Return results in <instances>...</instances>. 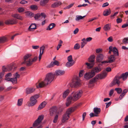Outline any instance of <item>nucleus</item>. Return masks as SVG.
<instances>
[{
    "label": "nucleus",
    "mask_w": 128,
    "mask_h": 128,
    "mask_svg": "<svg viewBox=\"0 0 128 128\" xmlns=\"http://www.w3.org/2000/svg\"><path fill=\"white\" fill-rule=\"evenodd\" d=\"M55 75V74L52 72L47 74L43 81L36 84V87L38 88H41L47 86L51 83L53 80L54 78Z\"/></svg>",
    "instance_id": "nucleus-1"
},
{
    "label": "nucleus",
    "mask_w": 128,
    "mask_h": 128,
    "mask_svg": "<svg viewBox=\"0 0 128 128\" xmlns=\"http://www.w3.org/2000/svg\"><path fill=\"white\" fill-rule=\"evenodd\" d=\"M82 93L83 92L81 90L77 92H73L71 95L67 98L66 106H68L71 103L79 99L82 96Z\"/></svg>",
    "instance_id": "nucleus-2"
},
{
    "label": "nucleus",
    "mask_w": 128,
    "mask_h": 128,
    "mask_svg": "<svg viewBox=\"0 0 128 128\" xmlns=\"http://www.w3.org/2000/svg\"><path fill=\"white\" fill-rule=\"evenodd\" d=\"M62 110H58L57 107L53 106L51 107L49 110L50 115L51 116H54L53 122L56 123L58 121V116L61 114Z\"/></svg>",
    "instance_id": "nucleus-3"
},
{
    "label": "nucleus",
    "mask_w": 128,
    "mask_h": 128,
    "mask_svg": "<svg viewBox=\"0 0 128 128\" xmlns=\"http://www.w3.org/2000/svg\"><path fill=\"white\" fill-rule=\"evenodd\" d=\"M128 76V72H126L124 73H123L120 76H116L115 77L113 81L112 82L110 86H113L116 84H117L119 86L120 84V80L122 78L123 80H126Z\"/></svg>",
    "instance_id": "nucleus-4"
},
{
    "label": "nucleus",
    "mask_w": 128,
    "mask_h": 128,
    "mask_svg": "<svg viewBox=\"0 0 128 128\" xmlns=\"http://www.w3.org/2000/svg\"><path fill=\"white\" fill-rule=\"evenodd\" d=\"M31 56L32 55L30 54H28L25 55L24 57V61L22 64H26L27 66H31L34 62L36 61L38 58L36 56L32 59L31 58Z\"/></svg>",
    "instance_id": "nucleus-5"
},
{
    "label": "nucleus",
    "mask_w": 128,
    "mask_h": 128,
    "mask_svg": "<svg viewBox=\"0 0 128 128\" xmlns=\"http://www.w3.org/2000/svg\"><path fill=\"white\" fill-rule=\"evenodd\" d=\"M76 106H75L73 108H69L68 110L62 118V122H65L66 120L68 119L70 114L76 110Z\"/></svg>",
    "instance_id": "nucleus-6"
},
{
    "label": "nucleus",
    "mask_w": 128,
    "mask_h": 128,
    "mask_svg": "<svg viewBox=\"0 0 128 128\" xmlns=\"http://www.w3.org/2000/svg\"><path fill=\"white\" fill-rule=\"evenodd\" d=\"M81 84L80 78L78 76L73 79L72 82L69 84V86L71 88H77L80 86Z\"/></svg>",
    "instance_id": "nucleus-7"
},
{
    "label": "nucleus",
    "mask_w": 128,
    "mask_h": 128,
    "mask_svg": "<svg viewBox=\"0 0 128 128\" xmlns=\"http://www.w3.org/2000/svg\"><path fill=\"white\" fill-rule=\"evenodd\" d=\"M14 78H11L9 77H6L5 80L11 82L13 84L17 83V79L18 78H19L20 75L18 74V72H16L15 74H13Z\"/></svg>",
    "instance_id": "nucleus-8"
},
{
    "label": "nucleus",
    "mask_w": 128,
    "mask_h": 128,
    "mask_svg": "<svg viewBox=\"0 0 128 128\" xmlns=\"http://www.w3.org/2000/svg\"><path fill=\"white\" fill-rule=\"evenodd\" d=\"M95 56L93 55L91 56L88 58V61L90 63H86V65L88 66V68H91L94 65V59Z\"/></svg>",
    "instance_id": "nucleus-9"
},
{
    "label": "nucleus",
    "mask_w": 128,
    "mask_h": 128,
    "mask_svg": "<svg viewBox=\"0 0 128 128\" xmlns=\"http://www.w3.org/2000/svg\"><path fill=\"white\" fill-rule=\"evenodd\" d=\"M111 70V68H110L107 67L106 69V70L104 71L102 73L98 74L97 76L100 79H103L106 76L108 72Z\"/></svg>",
    "instance_id": "nucleus-10"
},
{
    "label": "nucleus",
    "mask_w": 128,
    "mask_h": 128,
    "mask_svg": "<svg viewBox=\"0 0 128 128\" xmlns=\"http://www.w3.org/2000/svg\"><path fill=\"white\" fill-rule=\"evenodd\" d=\"M39 97V96L38 94H36L32 96L30 98V106H32L34 105L37 102L36 99Z\"/></svg>",
    "instance_id": "nucleus-11"
},
{
    "label": "nucleus",
    "mask_w": 128,
    "mask_h": 128,
    "mask_svg": "<svg viewBox=\"0 0 128 128\" xmlns=\"http://www.w3.org/2000/svg\"><path fill=\"white\" fill-rule=\"evenodd\" d=\"M43 118V115H41L39 116L37 119L34 121L33 124V127H35L38 125Z\"/></svg>",
    "instance_id": "nucleus-12"
},
{
    "label": "nucleus",
    "mask_w": 128,
    "mask_h": 128,
    "mask_svg": "<svg viewBox=\"0 0 128 128\" xmlns=\"http://www.w3.org/2000/svg\"><path fill=\"white\" fill-rule=\"evenodd\" d=\"M46 17V15L44 13H42L41 14L38 13L35 14L34 17L36 20H40L43 18L44 19Z\"/></svg>",
    "instance_id": "nucleus-13"
},
{
    "label": "nucleus",
    "mask_w": 128,
    "mask_h": 128,
    "mask_svg": "<svg viewBox=\"0 0 128 128\" xmlns=\"http://www.w3.org/2000/svg\"><path fill=\"white\" fill-rule=\"evenodd\" d=\"M114 55H111L108 58V60H106L104 61H102V63L103 64L108 63H112L114 62L115 60V56Z\"/></svg>",
    "instance_id": "nucleus-14"
},
{
    "label": "nucleus",
    "mask_w": 128,
    "mask_h": 128,
    "mask_svg": "<svg viewBox=\"0 0 128 128\" xmlns=\"http://www.w3.org/2000/svg\"><path fill=\"white\" fill-rule=\"evenodd\" d=\"M110 50L109 52V53L110 54L112 51L114 53V54L116 56H118V51L116 47H113L112 46H110L109 48Z\"/></svg>",
    "instance_id": "nucleus-15"
},
{
    "label": "nucleus",
    "mask_w": 128,
    "mask_h": 128,
    "mask_svg": "<svg viewBox=\"0 0 128 128\" xmlns=\"http://www.w3.org/2000/svg\"><path fill=\"white\" fill-rule=\"evenodd\" d=\"M94 76V74L91 72H86L84 75V78L88 80Z\"/></svg>",
    "instance_id": "nucleus-16"
},
{
    "label": "nucleus",
    "mask_w": 128,
    "mask_h": 128,
    "mask_svg": "<svg viewBox=\"0 0 128 128\" xmlns=\"http://www.w3.org/2000/svg\"><path fill=\"white\" fill-rule=\"evenodd\" d=\"M17 20L14 18H12L6 20L5 23L7 24H16L17 23Z\"/></svg>",
    "instance_id": "nucleus-17"
},
{
    "label": "nucleus",
    "mask_w": 128,
    "mask_h": 128,
    "mask_svg": "<svg viewBox=\"0 0 128 128\" xmlns=\"http://www.w3.org/2000/svg\"><path fill=\"white\" fill-rule=\"evenodd\" d=\"M35 90V88H28L26 89L25 92L27 94H30L33 92Z\"/></svg>",
    "instance_id": "nucleus-18"
},
{
    "label": "nucleus",
    "mask_w": 128,
    "mask_h": 128,
    "mask_svg": "<svg viewBox=\"0 0 128 128\" xmlns=\"http://www.w3.org/2000/svg\"><path fill=\"white\" fill-rule=\"evenodd\" d=\"M104 58V56L102 54H99L97 55L96 57V60L98 62H101L103 60Z\"/></svg>",
    "instance_id": "nucleus-19"
},
{
    "label": "nucleus",
    "mask_w": 128,
    "mask_h": 128,
    "mask_svg": "<svg viewBox=\"0 0 128 128\" xmlns=\"http://www.w3.org/2000/svg\"><path fill=\"white\" fill-rule=\"evenodd\" d=\"M59 62L57 60H55L54 62H52L48 66V67L49 68H51L54 65L58 66L59 65Z\"/></svg>",
    "instance_id": "nucleus-20"
},
{
    "label": "nucleus",
    "mask_w": 128,
    "mask_h": 128,
    "mask_svg": "<svg viewBox=\"0 0 128 128\" xmlns=\"http://www.w3.org/2000/svg\"><path fill=\"white\" fill-rule=\"evenodd\" d=\"M101 70V69L100 68L96 67L93 68L91 72L92 73H94V76L96 73L99 72Z\"/></svg>",
    "instance_id": "nucleus-21"
},
{
    "label": "nucleus",
    "mask_w": 128,
    "mask_h": 128,
    "mask_svg": "<svg viewBox=\"0 0 128 128\" xmlns=\"http://www.w3.org/2000/svg\"><path fill=\"white\" fill-rule=\"evenodd\" d=\"M65 73V72L64 70H57L56 71L55 75L57 76L62 75Z\"/></svg>",
    "instance_id": "nucleus-22"
},
{
    "label": "nucleus",
    "mask_w": 128,
    "mask_h": 128,
    "mask_svg": "<svg viewBox=\"0 0 128 128\" xmlns=\"http://www.w3.org/2000/svg\"><path fill=\"white\" fill-rule=\"evenodd\" d=\"M46 103L45 101H44L39 105L38 108V110H40L44 108L46 104Z\"/></svg>",
    "instance_id": "nucleus-23"
},
{
    "label": "nucleus",
    "mask_w": 128,
    "mask_h": 128,
    "mask_svg": "<svg viewBox=\"0 0 128 128\" xmlns=\"http://www.w3.org/2000/svg\"><path fill=\"white\" fill-rule=\"evenodd\" d=\"M94 111L95 114H96L97 116H98L99 114L101 111L100 109L97 107L94 108Z\"/></svg>",
    "instance_id": "nucleus-24"
},
{
    "label": "nucleus",
    "mask_w": 128,
    "mask_h": 128,
    "mask_svg": "<svg viewBox=\"0 0 128 128\" xmlns=\"http://www.w3.org/2000/svg\"><path fill=\"white\" fill-rule=\"evenodd\" d=\"M12 16L13 17L21 20H22V17L18 14H12Z\"/></svg>",
    "instance_id": "nucleus-25"
},
{
    "label": "nucleus",
    "mask_w": 128,
    "mask_h": 128,
    "mask_svg": "<svg viewBox=\"0 0 128 128\" xmlns=\"http://www.w3.org/2000/svg\"><path fill=\"white\" fill-rule=\"evenodd\" d=\"M61 3L59 2H57L53 4L51 6L52 8H55L57 7L60 5L61 4Z\"/></svg>",
    "instance_id": "nucleus-26"
},
{
    "label": "nucleus",
    "mask_w": 128,
    "mask_h": 128,
    "mask_svg": "<svg viewBox=\"0 0 128 128\" xmlns=\"http://www.w3.org/2000/svg\"><path fill=\"white\" fill-rule=\"evenodd\" d=\"M111 12V11L109 9V10L106 9L103 12V14L104 16H106L109 15Z\"/></svg>",
    "instance_id": "nucleus-27"
},
{
    "label": "nucleus",
    "mask_w": 128,
    "mask_h": 128,
    "mask_svg": "<svg viewBox=\"0 0 128 128\" xmlns=\"http://www.w3.org/2000/svg\"><path fill=\"white\" fill-rule=\"evenodd\" d=\"M111 27L110 25L109 24H106L104 28V29L106 31H109Z\"/></svg>",
    "instance_id": "nucleus-28"
},
{
    "label": "nucleus",
    "mask_w": 128,
    "mask_h": 128,
    "mask_svg": "<svg viewBox=\"0 0 128 128\" xmlns=\"http://www.w3.org/2000/svg\"><path fill=\"white\" fill-rule=\"evenodd\" d=\"M36 28V25L35 24H32L29 27L28 30L30 31L32 30H34Z\"/></svg>",
    "instance_id": "nucleus-29"
},
{
    "label": "nucleus",
    "mask_w": 128,
    "mask_h": 128,
    "mask_svg": "<svg viewBox=\"0 0 128 128\" xmlns=\"http://www.w3.org/2000/svg\"><path fill=\"white\" fill-rule=\"evenodd\" d=\"M75 63V61H72V62L68 61L66 64V66L68 67H69L73 66Z\"/></svg>",
    "instance_id": "nucleus-30"
},
{
    "label": "nucleus",
    "mask_w": 128,
    "mask_h": 128,
    "mask_svg": "<svg viewBox=\"0 0 128 128\" xmlns=\"http://www.w3.org/2000/svg\"><path fill=\"white\" fill-rule=\"evenodd\" d=\"M81 41L82 42L81 43V48H82L86 44L87 42H86L85 40V38H84L81 40Z\"/></svg>",
    "instance_id": "nucleus-31"
},
{
    "label": "nucleus",
    "mask_w": 128,
    "mask_h": 128,
    "mask_svg": "<svg viewBox=\"0 0 128 128\" xmlns=\"http://www.w3.org/2000/svg\"><path fill=\"white\" fill-rule=\"evenodd\" d=\"M70 92V90H67L65 91L63 93V98H66L67 96L68 95L69 93Z\"/></svg>",
    "instance_id": "nucleus-32"
},
{
    "label": "nucleus",
    "mask_w": 128,
    "mask_h": 128,
    "mask_svg": "<svg viewBox=\"0 0 128 128\" xmlns=\"http://www.w3.org/2000/svg\"><path fill=\"white\" fill-rule=\"evenodd\" d=\"M98 75L96 76L94 78H93L90 80L89 82V83L90 84H92L94 83L98 79H100L98 76Z\"/></svg>",
    "instance_id": "nucleus-33"
},
{
    "label": "nucleus",
    "mask_w": 128,
    "mask_h": 128,
    "mask_svg": "<svg viewBox=\"0 0 128 128\" xmlns=\"http://www.w3.org/2000/svg\"><path fill=\"white\" fill-rule=\"evenodd\" d=\"M48 0H41L40 4L42 6H44L48 2Z\"/></svg>",
    "instance_id": "nucleus-34"
},
{
    "label": "nucleus",
    "mask_w": 128,
    "mask_h": 128,
    "mask_svg": "<svg viewBox=\"0 0 128 128\" xmlns=\"http://www.w3.org/2000/svg\"><path fill=\"white\" fill-rule=\"evenodd\" d=\"M56 24H55L53 23H51L48 26L46 30H50L54 28Z\"/></svg>",
    "instance_id": "nucleus-35"
},
{
    "label": "nucleus",
    "mask_w": 128,
    "mask_h": 128,
    "mask_svg": "<svg viewBox=\"0 0 128 128\" xmlns=\"http://www.w3.org/2000/svg\"><path fill=\"white\" fill-rule=\"evenodd\" d=\"M85 16H82L80 15L76 16L75 18V20L76 21H78L84 18Z\"/></svg>",
    "instance_id": "nucleus-36"
},
{
    "label": "nucleus",
    "mask_w": 128,
    "mask_h": 128,
    "mask_svg": "<svg viewBox=\"0 0 128 128\" xmlns=\"http://www.w3.org/2000/svg\"><path fill=\"white\" fill-rule=\"evenodd\" d=\"M7 39L6 38L4 37H0V43H2L6 41Z\"/></svg>",
    "instance_id": "nucleus-37"
},
{
    "label": "nucleus",
    "mask_w": 128,
    "mask_h": 128,
    "mask_svg": "<svg viewBox=\"0 0 128 128\" xmlns=\"http://www.w3.org/2000/svg\"><path fill=\"white\" fill-rule=\"evenodd\" d=\"M62 41L61 40H60L58 42V44L57 47V50H58L60 48V47L62 46Z\"/></svg>",
    "instance_id": "nucleus-38"
},
{
    "label": "nucleus",
    "mask_w": 128,
    "mask_h": 128,
    "mask_svg": "<svg viewBox=\"0 0 128 128\" xmlns=\"http://www.w3.org/2000/svg\"><path fill=\"white\" fill-rule=\"evenodd\" d=\"M115 90L116 91L117 93L118 94H120L122 91V88H115Z\"/></svg>",
    "instance_id": "nucleus-39"
},
{
    "label": "nucleus",
    "mask_w": 128,
    "mask_h": 128,
    "mask_svg": "<svg viewBox=\"0 0 128 128\" xmlns=\"http://www.w3.org/2000/svg\"><path fill=\"white\" fill-rule=\"evenodd\" d=\"M23 100L22 98H21L18 100L17 103V105L18 106H20L22 105V103Z\"/></svg>",
    "instance_id": "nucleus-40"
},
{
    "label": "nucleus",
    "mask_w": 128,
    "mask_h": 128,
    "mask_svg": "<svg viewBox=\"0 0 128 128\" xmlns=\"http://www.w3.org/2000/svg\"><path fill=\"white\" fill-rule=\"evenodd\" d=\"M26 16H34V14L30 12H26Z\"/></svg>",
    "instance_id": "nucleus-41"
},
{
    "label": "nucleus",
    "mask_w": 128,
    "mask_h": 128,
    "mask_svg": "<svg viewBox=\"0 0 128 128\" xmlns=\"http://www.w3.org/2000/svg\"><path fill=\"white\" fill-rule=\"evenodd\" d=\"M80 48V44L78 43L76 44L74 46V48L75 50H78Z\"/></svg>",
    "instance_id": "nucleus-42"
},
{
    "label": "nucleus",
    "mask_w": 128,
    "mask_h": 128,
    "mask_svg": "<svg viewBox=\"0 0 128 128\" xmlns=\"http://www.w3.org/2000/svg\"><path fill=\"white\" fill-rule=\"evenodd\" d=\"M124 44H128V37L124 38L122 41Z\"/></svg>",
    "instance_id": "nucleus-43"
},
{
    "label": "nucleus",
    "mask_w": 128,
    "mask_h": 128,
    "mask_svg": "<svg viewBox=\"0 0 128 128\" xmlns=\"http://www.w3.org/2000/svg\"><path fill=\"white\" fill-rule=\"evenodd\" d=\"M30 8L33 10H36L37 9L38 7L37 6L35 5H32L30 6Z\"/></svg>",
    "instance_id": "nucleus-44"
},
{
    "label": "nucleus",
    "mask_w": 128,
    "mask_h": 128,
    "mask_svg": "<svg viewBox=\"0 0 128 128\" xmlns=\"http://www.w3.org/2000/svg\"><path fill=\"white\" fill-rule=\"evenodd\" d=\"M45 47L44 46H42L40 48V52L41 53L43 54L44 53V49Z\"/></svg>",
    "instance_id": "nucleus-45"
},
{
    "label": "nucleus",
    "mask_w": 128,
    "mask_h": 128,
    "mask_svg": "<svg viewBox=\"0 0 128 128\" xmlns=\"http://www.w3.org/2000/svg\"><path fill=\"white\" fill-rule=\"evenodd\" d=\"M68 61L69 62H72V61H74L72 60V55H70L68 57Z\"/></svg>",
    "instance_id": "nucleus-46"
},
{
    "label": "nucleus",
    "mask_w": 128,
    "mask_h": 128,
    "mask_svg": "<svg viewBox=\"0 0 128 128\" xmlns=\"http://www.w3.org/2000/svg\"><path fill=\"white\" fill-rule=\"evenodd\" d=\"M18 11L19 12H24V9L22 8H19L18 9Z\"/></svg>",
    "instance_id": "nucleus-47"
},
{
    "label": "nucleus",
    "mask_w": 128,
    "mask_h": 128,
    "mask_svg": "<svg viewBox=\"0 0 128 128\" xmlns=\"http://www.w3.org/2000/svg\"><path fill=\"white\" fill-rule=\"evenodd\" d=\"M128 91V90L127 89H124L122 93V94H123L124 96L126 94Z\"/></svg>",
    "instance_id": "nucleus-48"
},
{
    "label": "nucleus",
    "mask_w": 128,
    "mask_h": 128,
    "mask_svg": "<svg viewBox=\"0 0 128 128\" xmlns=\"http://www.w3.org/2000/svg\"><path fill=\"white\" fill-rule=\"evenodd\" d=\"M90 116L91 118L93 117L94 116H97L95 114H94V113L92 112L90 114Z\"/></svg>",
    "instance_id": "nucleus-49"
},
{
    "label": "nucleus",
    "mask_w": 128,
    "mask_h": 128,
    "mask_svg": "<svg viewBox=\"0 0 128 128\" xmlns=\"http://www.w3.org/2000/svg\"><path fill=\"white\" fill-rule=\"evenodd\" d=\"M84 72V70H81L80 71L79 74V76L80 77L83 76Z\"/></svg>",
    "instance_id": "nucleus-50"
},
{
    "label": "nucleus",
    "mask_w": 128,
    "mask_h": 128,
    "mask_svg": "<svg viewBox=\"0 0 128 128\" xmlns=\"http://www.w3.org/2000/svg\"><path fill=\"white\" fill-rule=\"evenodd\" d=\"M118 12H115L113 15H111V16H110L111 18L112 19H113L114 18V16H116L118 14Z\"/></svg>",
    "instance_id": "nucleus-51"
},
{
    "label": "nucleus",
    "mask_w": 128,
    "mask_h": 128,
    "mask_svg": "<svg viewBox=\"0 0 128 128\" xmlns=\"http://www.w3.org/2000/svg\"><path fill=\"white\" fill-rule=\"evenodd\" d=\"M92 40V38L91 37H89L87 38L86 39H85V40L86 42H89L90 41Z\"/></svg>",
    "instance_id": "nucleus-52"
},
{
    "label": "nucleus",
    "mask_w": 128,
    "mask_h": 128,
    "mask_svg": "<svg viewBox=\"0 0 128 128\" xmlns=\"http://www.w3.org/2000/svg\"><path fill=\"white\" fill-rule=\"evenodd\" d=\"M122 21V20L120 18H118L116 19L117 22L118 24L121 23Z\"/></svg>",
    "instance_id": "nucleus-53"
},
{
    "label": "nucleus",
    "mask_w": 128,
    "mask_h": 128,
    "mask_svg": "<svg viewBox=\"0 0 128 128\" xmlns=\"http://www.w3.org/2000/svg\"><path fill=\"white\" fill-rule=\"evenodd\" d=\"M107 40L109 42H112L113 40L112 37V36H110V37L108 38Z\"/></svg>",
    "instance_id": "nucleus-54"
},
{
    "label": "nucleus",
    "mask_w": 128,
    "mask_h": 128,
    "mask_svg": "<svg viewBox=\"0 0 128 128\" xmlns=\"http://www.w3.org/2000/svg\"><path fill=\"white\" fill-rule=\"evenodd\" d=\"M28 3L27 1L22 0L20 2V3L22 4H25Z\"/></svg>",
    "instance_id": "nucleus-55"
},
{
    "label": "nucleus",
    "mask_w": 128,
    "mask_h": 128,
    "mask_svg": "<svg viewBox=\"0 0 128 128\" xmlns=\"http://www.w3.org/2000/svg\"><path fill=\"white\" fill-rule=\"evenodd\" d=\"M102 50L100 48H98L96 50V52L97 53H98L102 52Z\"/></svg>",
    "instance_id": "nucleus-56"
},
{
    "label": "nucleus",
    "mask_w": 128,
    "mask_h": 128,
    "mask_svg": "<svg viewBox=\"0 0 128 128\" xmlns=\"http://www.w3.org/2000/svg\"><path fill=\"white\" fill-rule=\"evenodd\" d=\"M13 66L11 65L8 66V71H10L13 68Z\"/></svg>",
    "instance_id": "nucleus-57"
},
{
    "label": "nucleus",
    "mask_w": 128,
    "mask_h": 128,
    "mask_svg": "<svg viewBox=\"0 0 128 128\" xmlns=\"http://www.w3.org/2000/svg\"><path fill=\"white\" fill-rule=\"evenodd\" d=\"M79 30L78 28H76L74 31V34H77Z\"/></svg>",
    "instance_id": "nucleus-58"
},
{
    "label": "nucleus",
    "mask_w": 128,
    "mask_h": 128,
    "mask_svg": "<svg viewBox=\"0 0 128 128\" xmlns=\"http://www.w3.org/2000/svg\"><path fill=\"white\" fill-rule=\"evenodd\" d=\"M74 4H70L68 5V6L66 7V9H69V8H71L72 6Z\"/></svg>",
    "instance_id": "nucleus-59"
},
{
    "label": "nucleus",
    "mask_w": 128,
    "mask_h": 128,
    "mask_svg": "<svg viewBox=\"0 0 128 128\" xmlns=\"http://www.w3.org/2000/svg\"><path fill=\"white\" fill-rule=\"evenodd\" d=\"M127 26H128V24L127 22L126 24H124L122 26V28H124Z\"/></svg>",
    "instance_id": "nucleus-60"
},
{
    "label": "nucleus",
    "mask_w": 128,
    "mask_h": 128,
    "mask_svg": "<svg viewBox=\"0 0 128 128\" xmlns=\"http://www.w3.org/2000/svg\"><path fill=\"white\" fill-rule=\"evenodd\" d=\"M109 5V4L108 2H106L104 4L102 5V7H104L108 6Z\"/></svg>",
    "instance_id": "nucleus-61"
},
{
    "label": "nucleus",
    "mask_w": 128,
    "mask_h": 128,
    "mask_svg": "<svg viewBox=\"0 0 128 128\" xmlns=\"http://www.w3.org/2000/svg\"><path fill=\"white\" fill-rule=\"evenodd\" d=\"M111 104V102H110L108 103H106V108H108Z\"/></svg>",
    "instance_id": "nucleus-62"
},
{
    "label": "nucleus",
    "mask_w": 128,
    "mask_h": 128,
    "mask_svg": "<svg viewBox=\"0 0 128 128\" xmlns=\"http://www.w3.org/2000/svg\"><path fill=\"white\" fill-rule=\"evenodd\" d=\"M32 48L34 49H38L39 48V46H32Z\"/></svg>",
    "instance_id": "nucleus-63"
},
{
    "label": "nucleus",
    "mask_w": 128,
    "mask_h": 128,
    "mask_svg": "<svg viewBox=\"0 0 128 128\" xmlns=\"http://www.w3.org/2000/svg\"><path fill=\"white\" fill-rule=\"evenodd\" d=\"M86 112H84L83 113V114H82V120H84V118L86 117Z\"/></svg>",
    "instance_id": "nucleus-64"
}]
</instances>
